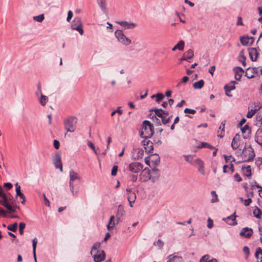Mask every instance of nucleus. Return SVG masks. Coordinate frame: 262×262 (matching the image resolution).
<instances>
[{
    "instance_id": "1",
    "label": "nucleus",
    "mask_w": 262,
    "mask_h": 262,
    "mask_svg": "<svg viewBox=\"0 0 262 262\" xmlns=\"http://www.w3.org/2000/svg\"><path fill=\"white\" fill-rule=\"evenodd\" d=\"M154 134V127L149 121L145 120L142 124V128L140 132V136L144 139L151 138Z\"/></svg>"
},
{
    "instance_id": "2",
    "label": "nucleus",
    "mask_w": 262,
    "mask_h": 262,
    "mask_svg": "<svg viewBox=\"0 0 262 262\" xmlns=\"http://www.w3.org/2000/svg\"><path fill=\"white\" fill-rule=\"evenodd\" d=\"M255 153L251 145L245 147L243 149L241 156L243 159L242 162H248L252 161L255 157Z\"/></svg>"
},
{
    "instance_id": "3",
    "label": "nucleus",
    "mask_w": 262,
    "mask_h": 262,
    "mask_svg": "<svg viewBox=\"0 0 262 262\" xmlns=\"http://www.w3.org/2000/svg\"><path fill=\"white\" fill-rule=\"evenodd\" d=\"M77 119L75 117L70 116L64 120L65 129L68 132H74L76 129Z\"/></svg>"
},
{
    "instance_id": "4",
    "label": "nucleus",
    "mask_w": 262,
    "mask_h": 262,
    "mask_svg": "<svg viewBox=\"0 0 262 262\" xmlns=\"http://www.w3.org/2000/svg\"><path fill=\"white\" fill-rule=\"evenodd\" d=\"M115 35L118 40L123 45L128 46L131 43V40L127 38L121 30H117L115 32Z\"/></svg>"
},
{
    "instance_id": "5",
    "label": "nucleus",
    "mask_w": 262,
    "mask_h": 262,
    "mask_svg": "<svg viewBox=\"0 0 262 262\" xmlns=\"http://www.w3.org/2000/svg\"><path fill=\"white\" fill-rule=\"evenodd\" d=\"M71 28L72 30H76L79 32L80 35H82L84 31L82 29V25L80 17H76L74 19L72 24L71 25Z\"/></svg>"
},
{
    "instance_id": "6",
    "label": "nucleus",
    "mask_w": 262,
    "mask_h": 262,
    "mask_svg": "<svg viewBox=\"0 0 262 262\" xmlns=\"http://www.w3.org/2000/svg\"><path fill=\"white\" fill-rule=\"evenodd\" d=\"M143 165L138 162H134L130 163L128 165V169L130 171L134 173H138L142 170Z\"/></svg>"
},
{
    "instance_id": "7",
    "label": "nucleus",
    "mask_w": 262,
    "mask_h": 262,
    "mask_svg": "<svg viewBox=\"0 0 262 262\" xmlns=\"http://www.w3.org/2000/svg\"><path fill=\"white\" fill-rule=\"evenodd\" d=\"M53 162L56 168L59 169L61 172L63 171L61 158L60 154L57 152L53 156Z\"/></svg>"
},
{
    "instance_id": "8",
    "label": "nucleus",
    "mask_w": 262,
    "mask_h": 262,
    "mask_svg": "<svg viewBox=\"0 0 262 262\" xmlns=\"http://www.w3.org/2000/svg\"><path fill=\"white\" fill-rule=\"evenodd\" d=\"M3 200L1 201V204L3 206L6 207L9 211L12 212H15L16 210L14 207L11 206L8 203V196L5 194L2 196ZM15 208H19L18 206H15Z\"/></svg>"
},
{
    "instance_id": "9",
    "label": "nucleus",
    "mask_w": 262,
    "mask_h": 262,
    "mask_svg": "<svg viewBox=\"0 0 262 262\" xmlns=\"http://www.w3.org/2000/svg\"><path fill=\"white\" fill-rule=\"evenodd\" d=\"M150 169L148 168H145L142 170L140 175V179L141 181L145 182L148 180L150 181Z\"/></svg>"
},
{
    "instance_id": "10",
    "label": "nucleus",
    "mask_w": 262,
    "mask_h": 262,
    "mask_svg": "<svg viewBox=\"0 0 262 262\" xmlns=\"http://www.w3.org/2000/svg\"><path fill=\"white\" fill-rule=\"evenodd\" d=\"M150 111L154 112L155 114L157 116H158V117L161 118V120H161L163 124H166L170 122L171 117H172V116H170V117H168V118H166V117L164 116V115H163V114L162 113H161L159 111V110H158V108H152Z\"/></svg>"
},
{
    "instance_id": "11",
    "label": "nucleus",
    "mask_w": 262,
    "mask_h": 262,
    "mask_svg": "<svg viewBox=\"0 0 262 262\" xmlns=\"http://www.w3.org/2000/svg\"><path fill=\"white\" fill-rule=\"evenodd\" d=\"M126 192H127V200L129 202V206L132 207V204L135 202L136 199V194L134 191L129 188L126 189Z\"/></svg>"
},
{
    "instance_id": "12",
    "label": "nucleus",
    "mask_w": 262,
    "mask_h": 262,
    "mask_svg": "<svg viewBox=\"0 0 262 262\" xmlns=\"http://www.w3.org/2000/svg\"><path fill=\"white\" fill-rule=\"evenodd\" d=\"M253 233V230L249 227L243 228L240 233L239 235L243 237L249 238L252 235Z\"/></svg>"
},
{
    "instance_id": "13",
    "label": "nucleus",
    "mask_w": 262,
    "mask_h": 262,
    "mask_svg": "<svg viewBox=\"0 0 262 262\" xmlns=\"http://www.w3.org/2000/svg\"><path fill=\"white\" fill-rule=\"evenodd\" d=\"M150 181L152 183H155L157 181L160 177V170L156 167H154L152 168L151 171L150 170Z\"/></svg>"
},
{
    "instance_id": "14",
    "label": "nucleus",
    "mask_w": 262,
    "mask_h": 262,
    "mask_svg": "<svg viewBox=\"0 0 262 262\" xmlns=\"http://www.w3.org/2000/svg\"><path fill=\"white\" fill-rule=\"evenodd\" d=\"M95 262H101L105 259V253L103 250L97 251V253L93 256Z\"/></svg>"
},
{
    "instance_id": "15",
    "label": "nucleus",
    "mask_w": 262,
    "mask_h": 262,
    "mask_svg": "<svg viewBox=\"0 0 262 262\" xmlns=\"http://www.w3.org/2000/svg\"><path fill=\"white\" fill-rule=\"evenodd\" d=\"M258 73V69L256 67L248 68L247 69V72L245 73V76L249 79L252 78L254 77V75Z\"/></svg>"
},
{
    "instance_id": "16",
    "label": "nucleus",
    "mask_w": 262,
    "mask_h": 262,
    "mask_svg": "<svg viewBox=\"0 0 262 262\" xmlns=\"http://www.w3.org/2000/svg\"><path fill=\"white\" fill-rule=\"evenodd\" d=\"M142 143L144 146L146 151L150 152L153 150V144L150 140H148V139H144V140L142 141Z\"/></svg>"
},
{
    "instance_id": "17",
    "label": "nucleus",
    "mask_w": 262,
    "mask_h": 262,
    "mask_svg": "<svg viewBox=\"0 0 262 262\" xmlns=\"http://www.w3.org/2000/svg\"><path fill=\"white\" fill-rule=\"evenodd\" d=\"M234 78L236 80H240L244 73V70L239 67H236L233 69Z\"/></svg>"
},
{
    "instance_id": "18",
    "label": "nucleus",
    "mask_w": 262,
    "mask_h": 262,
    "mask_svg": "<svg viewBox=\"0 0 262 262\" xmlns=\"http://www.w3.org/2000/svg\"><path fill=\"white\" fill-rule=\"evenodd\" d=\"M249 55L251 60L255 61L257 60L258 53L255 48H251L249 49Z\"/></svg>"
},
{
    "instance_id": "19",
    "label": "nucleus",
    "mask_w": 262,
    "mask_h": 262,
    "mask_svg": "<svg viewBox=\"0 0 262 262\" xmlns=\"http://www.w3.org/2000/svg\"><path fill=\"white\" fill-rule=\"evenodd\" d=\"M166 259V262H184L182 257L174 254L169 255Z\"/></svg>"
},
{
    "instance_id": "20",
    "label": "nucleus",
    "mask_w": 262,
    "mask_h": 262,
    "mask_svg": "<svg viewBox=\"0 0 262 262\" xmlns=\"http://www.w3.org/2000/svg\"><path fill=\"white\" fill-rule=\"evenodd\" d=\"M235 214V213L227 217L225 219H224L223 220L225 221L229 225L233 226L237 225V222L236 221V215Z\"/></svg>"
},
{
    "instance_id": "21",
    "label": "nucleus",
    "mask_w": 262,
    "mask_h": 262,
    "mask_svg": "<svg viewBox=\"0 0 262 262\" xmlns=\"http://www.w3.org/2000/svg\"><path fill=\"white\" fill-rule=\"evenodd\" d=\"M231 83H232L233 85H229L226 84L224 86V90L225 91L226 95L228 97L232 96V95H230L229 93L230 92V91L235 89V86H234V84L236 83V82L235 81H231Z\"/></svg>"
},
{
    "instance_id": "22",
    "label": "nucleus",
    "mask_w": 262,
    "mask_h": 262,
    "mask_svg": "<svg viewBox=\"0 0 262 262\" xmlns=\"http://www.w3.org/2000/svg\"><path fill=\"white\" fill-rule=\"evenodd\" d=\"M194 56V53L192 49H189L185 52L182 56L181 60H188L193 58Z\"/></svg>"
},
{
    "instance_id": "23",
    "label": "nucleus",
    "mask_w": 262,
    "mask_h": 262,
    "mask_svg": "<svg viewBox=\"0 0 262 262\" xmlns=\"http://www.w3.org/2000/svg\"><path fill=\"white\" fill-rule=\"evenodd\" d=\"M255 141L259 145L262 146V128H259L256 132Z\"/></svg>"
},
{
    "instance_id": "24",
    "label": "nucleus",
    "mask_w": 262,
    "mask_h": 262,
    "mask_svg": "<svg viewBox=\"0 0 262 262\" xmlns=\"http://www.w3.org/2000/svg\"><path fill=\"white\" fill-rule=\"evenodd\" d=\"M15 190L16 192V196H19L23 200L21 202L22 204H24L25 203V199L26 197L25 195L21 192L20 191V186L18 185V183H16L15 185Z\"/></svg>"
},
{
    "instance_id": "25",
    "label": "nucleus",
    "mask_w": 262,
    "mask_h": 262,
    "mask_svg": "<svg viewBox=\"0 0 262 262\" xmlns=\"http://www.w3.org/2000/svg\"><path fill=\"white\" fill-rule=\"evenodd\" d=\"M118 24L122 26L125 29L134 28L136 26V24L127 21H118Z\"/></svg>"
},
{
    "instance_id": "26",
    "label": "nucleus",
    "mask_w": 262,
    "mask_h": 262,
    "mask_svg": "<svg viewBox=\"0 0 262 262\" xmlns=\"http://www.w3.org/2000/svg\"><path fill=\"white\" fill-rule=\"evenodd\" d=\"M239 135L238 134H236L232 139L231 142V147L233 149H236L239 147Z\"/></svg>"
},
{
    "instance_id": "27",
    "label": "nucleus",
    "mask_w": 262,
    "mask_h": 262,
    "mask_svg": "<svg viewBox=\"0 0 262 262\" xmlns=\"http://www.w3.org/2000/svg\"><path fill=\"white\" fill-rule=\"evenodd\" d=\"M80 177L79 174L75 172L73 170H71L70 172V181L69 183H73L76 180H80Z\"/></svg>"
},
{
    "instance_id": "28",
    "label": "nucleus",
    "mask_w": 262,
    "mask_h": 262,
    "mask_svg": "<svg viewBox=\"0 0 262 262\" xmlns=\"http://www.w3.org/2000/svg\"><path fill=\"white\" fill-rule=\"evenodd\" d=\"M242 172L244 176L249 178L251 177V169L250 165L246 167H242Z\"/></svg>"
},
{
    "instance_id": "29",
    "label": "nucleus",
    "mask_w": 262,
    "mask_h": 262,
    "mask_svg": "<svg viewBox=\"0 0 262 262\" xmlns=\"http://www.w3.org/2000/svg\"><path fill=\"white\" fill-rule=\"evenodd\" d=\"M124 210L122 205H119L118 206L117 212L116 214V217L117 219L118 222L120 221V219L124 215Z\"/></svg>"
},
{
    "instance_id": "30",
    "label": "nucleus",
    "mask_w": 262,
    "mask_h": 262,
    "mask_svg": "<svg viewBox=\"0 0 262 262\" xmlns=\"http://www.w3.org/2000/svg\"><path fill=\"white\" fill-rule=\"evenodd\" d=\"M150 162L152 165L157 166L160 163V157L158 155L155 154L150 157Z\"/></svg>"
},
{
    "instance_id": "31",
    "label": "nucleus",
    "mask_w": 262,
    "mask_h": 262,
    "mask_svg": "<svg viewBox=\"0 0 262 262\" xmlns=\"http://www.w3.org/2000/svg\"><path fill=\"white\" fill-rule=\"evenodd\" d=\"M261 107H262V104H259V105L258 106L257 108H256L254 109H251L250 110H249L247 114V115H246L247 117L248 118H252L254 115V114H255L256 111L259 110Z\"/></svg>"
},
{
    "instance_id": "32",
    "label": "nucleus",
    "mask_w": 262,
    "mask_h": 262,
    "mask_svg": "<svg viewBox=\"0 0 262 262\" xmlns=\"http://www.w3.org/2000/svg\"><path fill=\"white\" fill-rule=\"evenodd\" d=\"M69 186L73 196H77L79 193L78 188H76L73 183H69Z\"/></svg>"
},
{
    "instance_id": "33",
    "label": "nucleus",
    "mask_w": 262,
    "mask_h": 262,
    "mask_svg": "<svg viewBox=\"0 0 262 262\" xmlns=\"http://www.w3.org/2000/svg\"><path fill=\"white\" fill-rule=\"evenodd\" d=\"M225 122H222L217 132V136L220 138H223L224 136V128H225Z\"/></svg>"
},
{
    "instance_id": "34",
    "label": "nucleus",
    "mask_w": 262,
    "mask_h": 262,
    "mask_svg": "<svg viewBox=\"0 0 262 262\" xmlns=\"http://www.w3.org/2000/svg\"><path fill=\"white\" fill-rule=\"evenodd\" d=\"M250 39H254L253 37H249L248 36H243L241 37L240 38V41L242 45L243 46H247L248 44L249 40Z\"/></svg>"
},
{
    "instance_id": "35",
    "label": "nucleus",
    "mask_w": 262,
    "mask_h": 262,
    "mask_svg": "<svg viewBox=\"0 0 262 262\" xmlns=\"http://www.w3.org/2000/svg\"><path fill=\"white\" fill-rule=\"evenodd\" d=\"M253 215L257 219H260L262 215V211L257 207L253 210Z\"/></svg>"
},
{
    "instance_id": "36",
    "label": "nucleus",
    "mask_w": 262,
    "mask_h": 262,
    "mask_svg": "<svg viewBox=\"0 0 262 262\" xmlns=\"http://www.w3.org/2000/svg\"><path fill=\"white\" fill-rule=\"evenodd\" d=\"M115 216L114 215H112L110 217V221L108 224L107 225V228L108 230H110L111 229H113L115 226V222H114Z\"/></svg>"
},
{
    "instance_id": "37",
    "label": "nucleus",
    "mask_w": 262,
    "mask_h": 262,
    "mask_svg": "<svg viewBox=\"0 0 262 262\" xmlns=\"http://www.w3.org/2000/svg\"><path fill=\"white\" fill-rule=\"evenodd\" d=\"M204 84V80L201 79L197 82H194L193 84V87L195 89H200L203 87Z\"/></svg>"
},
{
    "instance_id": "38",
    "label": "nucleus",
    "mask_w": 262,
    "mask_h": 262,
    "mask_svg": "<svg viewBox=\"0 0 262 262\" xmlns=\"http://www.w3.org/2000/svg\"><path fill=\"white\" fill-rule=\"evenodd\" d=\"M255 256L257 259H260V262H262V249L260 247L256 248Z\"/></svg>"
},
{
    "instance_id": "39",
    "label": "nucleus",
    "mask_w": 262,
    "mask_h": 262,
    "mask_svg": "<svg viewBox=\"0 0 262 262\" xmlns=\"http://www.w3.org/2000/svg\"><path fill=\"white\" fill-rule=\"evenodd\" d=\"M48 101V98L47 96L43 95H41L39 98V102L42 106H45Z\"/></svg>"
},
{
    "instance_id": "40",
    "label": "nucleus",
    "mask_w": 262,
    "mask_h": 262,
    "mask_svg": "<svg viewBox=\"0 0 262 262\" xmlns=\"http://www.w3.org/2000/svg\"><path fill=\"white\" fill-rule=\"evenodd\" d=\"M211 195L212 196V199L211 200V202L212 203H214L219 202V199L216 192L214 190H212L211 191Z\"/></svg>"
},
{
    "instance_id": "41",
    "label": "nucleus",
    "mask_w": 262,
    "mask_h": 262,
    "mask_svg": "<svg viewBox=\"0 0 262 262\" xmlns=\"http://www.w3.org/2000/svg\"><path fill=\"white\" fill-rule=\"evenodd\" d=\"M18 224L15 222L12 225H9L7 226V229L12 232H15L17 229Z\"/></svg>"
},
{
    "instance_id": "42",
    "label": "nucleus",
    "mask_w": 262,
    "mask_h": 262,
    "mask_svg": "<svg viewBox=\"0 0 262 262\" xmlns=\"http://www.w3.org/2000/svg\"><path fill=\"white\" fill-rule=\"evenodd\" d=\"M98 3L102 10L106 9V0H98Z\"/></svg>"
},
{
    "instance_id": "43",
    "label": "nucleus",
    "mask_w": 262,
    "mask_h": 262,
    "mask_svg": "<svg viewBox=\"0 0 262 262\" xmlns=\"http://www.w3.org/2000/svg\"><path fill=\"white\" fill-rule=\"evenodd\" d=\"M37 243V239L36 238H34L32 241L33 253L34 258H36L35 250H36Z\"/></svg>"
},
{
    "instance_id": "44",
    "label": "nucleus",
    "mask_w": 262,
    "mask_h": 262,
    "mask_svg": "<svg viewBox=\"0 0 262 262\" xmlns=\"http://www.w3.org/2000/svg\"><path fill=\"white\" fill-rule=\"evenodd\" d=\"M184 46H185L184 41L183 40H181L176 45V47L180 51H182L184 50Z\"/></svg>"
},
{
    "instance_id": "45",
    "label": "nucleus",
    "mask_w": 262,
    "mask_h": 262,
    "mask_svg": "<svg viewBox=\"0 0 262 262\" xmlns=\"http://www.w3.org/2000/svg\"><path fill=\"white\" fill-rule=\"evenodd\" d=\"M45 18L44 15L40 14L38 16H35L33 17V19L37 22L41 23L42 22Z\"/></svg>"
},
{
    "instance_id": "46",
    "label": "nucleus",
    "mask_w": 262,
    "mask_h": 262,
    "mask_svg": "<svg viewBox=\"0 0 262 262\" xmlns=\"http://www.w3.org/2000/svg\"><path fill=\"white\" fill-rule=\"evenodd\" d=\"M158 116H157L155 114V115H152L151 117V119H152L153 121L156 123V125H161V121L159 119L157 118Z\"/></svg>"
},
{
    "instance_id": "47",
    "label": "nucleus",
    "mask_w": 262,
    "mask_h": 262,
    "mask_svg": "<svg viewBox=\"0 0 262 262\" xmlns=\"http://www.w3.org/2000/svg\"><path fill=\"white\" fill-rule=\"evenodd\" d=\"M26 227V224L24 222H21L19 224V231L20 235L24 234V230Z\"/></svg>"
},
{
    "instance_id": "48",
    "label": "nucleus",
    "mask_w": 262,
    "mask_h": 262,
    "mask_svg": "<svg viewBox=\"0 0 262 262\" xmlns=\"http://www.w3.org/2000/svg\"><path fill=\"white\" fill-rule=\"evenodd\" d=\"M156 102H159L164 98V95L160 93L156 94Z\"/></svg>"
},
{
    "instance_id": "49",
    "label": "nucleus",
    "mask_w": 262,
    "mask_h": 262,
    "mask_svg": "<svg viewBox=\"0 0 262 262\" xmlns=\"http://www.w3.org/2000/svg\"><path fill=\"white\" fill-rule=\"evenodd\" d=\"M156 246H158L159 249H161L164 245V243L162 240L159 239L156 243H154Z\"/></svg>"
},
{
    "instance_id": "50",
    "label": "nucleus",
    "mask_w": 262,
    "mask_h": 262,
    "mask_svg": "<svg viewBox=\"0 0 262 262\" xmlns=\"http://www.w3.org/2000/svg\"><path fill=\"white\" fill-rule=\"evenodd\" d=\"M210 259L208 255L203 256L200 260V262H210Z\"/></svg>"
},
{
    "instance_id": "51",
    "label": "nucleus",
    "mask_w": 262,
    "mask_h": 262,
    "mask_svg": "<svg viewBox=\"0 0 262 262\" xmlns=\"http://www.w3.org/2000/svg\"><path fill=\"white\" fill-rule=\"evenodd\" d=\"M100 247V244L98 243H95L92 247L91 254L93 255V252L94 250H97Z\"/></svg>"
},
{
    "instance_id": "52",
    "label": "nucleus",
    "mask_w": 262,
    "mask_h": 262,
    "mask_svg": "<svg viewBox=\"0 0 262 262\" xmlns=\"http://www.w3.org/2000/svg\"><path fill=\"white\" fill-rule=\"evenodd\" d=\"M88 146L94 151V152L96 155H97V152L95 149V147L94 144L92 142L88 141Z\"/></svg>"
},
{
    "instance_id": "53",
    "label": "nucleus",
    "mask_w": 262,
    "mask_h": 262,
    "mask_svg": "<svg viewBox=\"0 0 262 262\" xmlns=\"http://www.w3.org/2000/svg\"><path fill=\"white\" fill-rule=\"evenodd\" d=\"M188 80H189V77L188 76H186L183 77V78L182 79V81L179 82L178 83L177 86H178V87L180 86L182 83H186L188 81Z\"/></svg>"
},
{
    "instance_id": "54",
    "label": "nucleus",
    "mask_w": 262,
    "mask_h": 262,
    "mask_svg": "<svg viewBox=\"0 0 262 262\" xmlns=\"http://www.w3.org/2000/svg\"><path fill=\"white\" fill-rule=\"evenodd\" d=\"M117 171H118V166L117 165H114L113 167V168L112 169L111 174L113 176H116L117 174Z\"/></svg>"
},
{
    "instance_id": "55",
    "label": "nucleus",
    "mask_w": 262,
    "mask_h": 262,
    "mask_svg": "<svg viewBox=\"0 0 262 262\" xmlns=\"http://www.w3.org/2000/svg\"><path fill=\"white\" fill-rule=\"evenodd\" d=\"M213 221L210 217H209L207 220V227L209 229H211L213 227Z\"/></svg>"
},
{
    "instance_id": "56",
    "label": "nucleus",
    "mask_w": 262,
    "mask_h": 262,
    "mask_svg": "<svg viewBox=\"0 0 262 262\" xmlns=\"http://www.w3.org/2000/svg\"><path fill=\"white\" fill-rule=\"evenodd\" d=\"M185 113H189L191 114H194L196 113V111L193 109H190L188 108H186L184 110Z\"/></svg>"
},
{
    "instance_id": "57",
    "label": "nucleus",
    "mask_w": 262,
    "mask_h": 262,
    "mask_svg": "<svg viewBox=\"0 0 262 262\" xmlns=\"http://www.w3.org/2000/svg\"><path fill=\"white\" fill-rule=\"evenodd\" d=\"M207 145L208 143L202 142H201L200 144L197 146V148L199 149H201L202 148H206Z\"/></svg>"
},
{
    "instance_id": "58",
    "label": "nucleus",
    "mask_w": 262,
    "mask_h": 262,
    "mask_svg": "<svg viewBox=\"0 0 262 262\" xmlns=\"http://www.w3.org/2000/svg\"><path fill=\"white\" fill-rule=\"evenodd\" d=\"M35 95L37 96H39V95H42L41 94V86L39 83L37 85V91L35 93Z\"/></svg>"
},
{
    "instance_id": "59",
    "label": "nucleus",
    "mask_w": 262,
    "mask_h": 262,
    "mask_svg": "<svg viewBox=\"0 0 262 262\" xmlns=\"http://www.w3.org/2000/svg\"><path fill=\"white\" fill-rule=\"evenodd\" d=\"M255 164L258 167L262 165V157H259L256 160Z\"/></svg>"
},
{
    "instance_id": "60",
    "label": "nucleus",
    "mask_w": 262,
    "mask_h": 262,
    "mask_svg": "<svg viewBox=\"0 0 262 262\" xmlns=\"http://www.w3.org/2000/svg\"><path fill=\"white\" fill-rule=\"evenodd\" d=\"M195 162L196 165H198L199 167H201L204 165V162L200 159H197L195 160Z\"/></svg>"
},
{
    "instance_id": "61",
    "label": "nucleus",
    "mask_w": 262,
    "mask_h": 262,
    "mask_svg": "<svg viewBox=\"0 0 262 262\" xmlns=\"http://www.w3.org/2000/svg\"><path fill=\"white\" fill-rule=\"evenodd\" d=\"M234 178L235 181H236L238 182H239L242 181V178L240 177L239 174L237 173H236L234 174Z\"/></svg>"
},
{
    "instance_id": "62",
    "label": "nucleus",
    "mask_w": 262,
    "mask_h": 262,
    "mask_svg": "<svg viewBox=\"0 0 262 262\" xmlns=\"http://www.w3.org/2000/svg\"><path fill=\"white\" fill-rule=\"evenodd\" d=\"M243 252L247 255L248 256L250 254L249 249L248 246H244L243 248Z\"/></svg>"
},
{
    "instance_id": "63",
    "label": "nucleus",
    "mask_w": 262,
    "mask_h": 262,
    "mask_svg": "<svg viewBox=\"0 0 262 262\" xmlns=\"http://www.w3.org/2000/svg\"><path fill=\"white\" fill-rule=\"evenodd\" d=\"M246 58L244 55L241 56V58L239 59V61L242 63V64L244 67H245L246 66Z\"/></svg>"
},
{
    "instance_id": "64",
    "label": "nucleus",
    "mask_w": 262,
    "mask_h": 262,
    "mask_svg": "<svg viewBox=\"0 0 262 262\" xmlns=\"http://www.w3.org/2000/svg\"><path fill=\"white\" fill-rule=\"evenodd\" d=\"M72 16H73V12L71 10L69 11L68 13V16L67 18V20L68 21H70V20L71 19Z\"/></svg>"
}]
</instances>
